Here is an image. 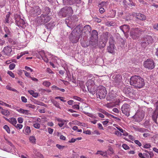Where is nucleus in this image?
<instances>
[{"mask_svg":"<svg viewBox=\"0 0 158 158\" xmlns=\"http://www.w3.org/2000/svg\"><path fill=\"white\" fill-rule=\"evenodd\" d=\"M130 83L131 85L137 88H142L145 84L144 80L139 76L136 75L131 77Z\"/></svg>","mask_w":158,"mask_h":158,"instance_id":"1","label":"nucleus"},{"mask_svg":"<svg viewBox=\"0 0 158 158\" xmlns=\"http://www.w3.org/2000/svg\"><path fill=\"white\" fill-rule=\"evenodd\" d=\"M73 10L71 7L66 6L61 8L58 13V15L62 17H68L73 13Z\"/></svg>","mask_w":158,"mask_h":158,"instance_id":"2","label":"nucleus"},{"mask_svg":"<svg viewBox=\"0 0 158 158\" xmlns=\"http://www.w3.org/2000/svg\"><path fill=\"white\" fill-rule=\"evenodd\" d=\"M51 19V16L42 14L40 16L37 17L36 20L39 24L41 25L48 22Z\"/></svg>","mask_w":158,"mask_h":158,"instance_id":"3","label":"nucleus"},{"mask_svg":"<svg viewBox=\"0 0 158 158\" xmlns=\"http://www.w3.org/2000/svg\"><path fill=\"white\" fill-rule=\"evenodd\" d=\"M106 94V88L102 86H99L96 93L97 98L100 99H104L105 97Z\"/></svg>","mask_w":158,"mask_h":158,"instance_id":"4","label":"nucleus"},{"mask_svg":"<svg viewBox=\"0 0 158 158\" xmlns=\"http://www.w3.org/2000/svg\"><path fill=\"white\" fill-rule=\"evenodd\" d=\"M144 116V112L141 108H139L133 116V118L135 120V121L140 122L142 120Z\"/></svg>","mask_w":158,"mask_h":158,"instance_id":"5","label":"nucleus"},{"mask_svg":"<svg viewBox=\"0 0 158 158\" xmlns=\"http://www.w3.org/2000/svg\"><path fill=\"white\" fill-rule=\"evenodd\" d=\"M88 90L93 95L95 94L96 87L94 85V81L91 79H89L86 84Z\"/></svg>","mask_w":158,"mask_h":158,"instance_id":"6","label":"nucleus"},{"mask_svg":"<svg viewBox=\"0 0 158 158\" xmlns=\"http://www.w3.org/2000/svg\"><path fill=\"white\" fill-rule=\"evenodd\" d=\"M141 31V29L138 27L132 28L130 32V36L134 40L137 39Z\"/></svg>","mask_w":158,"mask_h":158,"instance_id":"7","label":"nucleus"},{"mask_svg":"<svg viewBox=\"0 0 158 158\" xmlns=\"http://www.w3.org/2000/svg\"><path fill=\"white\" fill-rule=\"evenodd\" d=\"M41 12V10L40 7L37 6H35L31 8L30 14V15L36 16L40 14Z\"/></svg>","mask_w":158,"mask_h":158,"instance_id":"8","label":"nucleus"},{"mask_svg":"<svg viewBox=\"0 0 158 158\" xmlns=\"http://www.w3.org/2000/svg\"><path fill=\"white\" fill-rule=\"evenodd\" d=\"M122 113L128 117L130 115V105L127 104H124L121 108Z\"/></svg>","mask_w":158,"mask_h":158,"instance_id":"9","label":"nucleus"},{"mask_svg":"<svg viewBox=\"0 0 158 158\" xmlns=\"http://www.w3.org/2000/svg\"><path fill=\"white\" fill-rule=\"evenodd\" d=\"M144 67L148 69H152L155 67L154 62L152 60L148 59L144 62Z\"/></svg>","mask_w":158,"mask_h":158,"instance_id":"10","label":"nucleus"},{"mask_svg":"<svg viewBox=\"0 0 158 158\" xmlns=\"http://www.w3.org/2000/svg\"><path fill=\"white\" fill-rule=\"evenodd\" d=\"M12 48L11 46H7L4 48L2 51V54L7 56H10L11 55L12 52Z\"/></svg>","mask_w":158,"mask_h":158,"instance_id":"11","label":"nucleus"},{"mask_svg":"<svg viewBox=\"0 0 158 158\" xmlns=\"http://www.w3.org/2000/svg\"><path fill=\"white\" fill-rule=\"evenodd\" d=\"M82 31V29L81 28L80 26L78 25L74 28L71 33L73 34H74L78 36L81 37V36Z\"/></svg>","mask_w":158,"mask_h":158,"instance_id":"12","label":"nucleus"},{"mask_svg":"<svg viewBox=\"0 0 158 158\" xmlns=\"http://www.w3.org/2000/svg\"><path fill=\"white\" fill-rule=\"evenodd\" d=\"M64 5H71L76 3H79L80 0H62Z\"/></svg>","mask_w":158,"mask_h":158,"instance_id":"13","label":"nucleus"},{"mask_svg":"<svg viewBox=\"0 0 158 158\" xmlns=\"http://www.w3.org/2000/svg\"><path fill=\"white\" fill-rule=\"evenodd\" d=\"M120 29L123 32L125 35L126 36V34L129 32L130 30L129 26L127 25L124 24L119 27Z\"/></svg>","mask_w":158,"mask_h":158,"instance_id":"14","label":"nucleus"},{"mask_svg":"<svg viewBox=\"0 0 158 158\" xmlns=\"http://www.w3.org/2000/svg\"><path fill=\"white\" fill-rule=\"evenodd\" d=\"M91 29L90 26L89 25H86L84 27L82 31V34L84 33L85 36L90 33Z\"/></svg>","mask_w":158,"mask_h":158,"instance_id":"15","label":"nucleus"},{"mask_svg":"<svg viewBox=\"0 0 158 158\" xmlns=\"http://www.w3.org/2000/svg\"><path fill=\"white\" fill-rule=\"evenodd\" d=\"M69 37L71 41L73 43H76L78 41L79 39L81 37L78 36L74 34H73L71 33Z\"/></svg>","mask_w":158,"mask_h":158,"instance_id":"16","label":"nucleus"},{"mask_svg":"<svg viewBox=\"0 0 158 158\" xmlns=\"http://www.w3.org/2000/svg\"><path fill=\"white\" fill-rule=\"evenodd\" d=\"M16 23L19 26L23 27L25 26V23L24 20L21 18H17L16 19Z\"/></svg>","mask_w":158,"mask_h":158,"instance_id":"17","label":"nucleus"},{"mask_svg":"<svg viewBox=\"0 0 158 158\" xmlns=\"http://www.w3.org/2000/svg\"><path fill=\"white\" fill-rule=\"evenodd\" d=\"M107 50L108 52L113 54L114 53V45L113 43H110L109 46L107 47Z\"/></svg>","mask_w":158,"mask_h":158,"instance_id":"18","label":"nucleus"},{"mask_svg":"<svg viewBox=\"0 0 158 158\" xmlns=\"http://www.w3.org/2000/svg\"><path fill=\"white\" fill-rule=\"evenodd\" d=\"M43 14H46L49 16H51V9L48 6L45 7L42 10Z\"/></svg>","mask_w":158,"mask_h":158,"instance_id":"19","label":"nucleus"},{"mask_svg":"<svg viewBox=\"0 0 158 158\" xmlns=\"http://www.w3.org/2000/svg\"><path fill=\"white\" fill-rule=\"evenodd\" d=\"M144 42H145L147 44H149L153 41L152 38L150 36L146 35L144 38Z\"/></svg>","mask_w":158,"mask_h":158,"instance_id":"20","label":"nucleus"},{"mask_svg":"<svg viewBox=\"0 0 158 158\" xmlns=\"http://www.w3.org/2000/svg\"><path fill=\"white\" fill-rule=\"evenodd\" d=\"M98 39H90V45L94 48H96L98 45Z\"/></svg>","mask_w":158,"mask_h":158,"instance_id":"21","label":"nucleus"},{"mask_svg":"<svg viewBox=\"0 0 158 158\" xmlns=\"http://www.w3.org/2000/svg\"><path fill=\"white\" fill-rule=\"evenodd\" d=\"M98 33L96 30H94L92 31L90 39H98Z\"/></svg>","mask_w":158,"mask_h":158,"instance_id":"22","label":"nucleus"},{"mask_svg":"<svg viewBox=\"0 0 158 158\" xmlns=\"http://www.w3.org/2000/svg\"><path fill=\"white\" fill-rule=\"evenodd\" d=\"M110 36V34L108 32H106L104 33L102 35V40L107 42L108 38Z\"/></svg>","mask_w":158,"mask_h":158,"instance_id":"23","label":"nucleus"},{"mask_svg":"<svg viewBox=\"0 0 158 158\" xmlns=\"http://www.w3.org/2000/svg\"><path fill=\"white\" fill-rule=\"evenodd\" d=\"M17 111L21 113H22L24 114L27 115H30L31 114L29 113V111L27 110H25L22 109H20L17 110Z\"/></svg>","mask_w":158,"mask_h":158,"instance_id":"24","label":"nucleus"},{"mask_svg":"<svg viewBox=\"0 0 158 158\" xmlns=\"http://www.w3.org/2000/svg\"><path fill=\"white\" fill-rule=\"evenodd\" d=\"M158 116V112L156 111L155 110L152 114V119L155 123H157V118Z\"/></svg>","mask_w":158,"mask_h":158,"instance_id":"25","label":"nucleus"},{"mask_svg":"<svg viewBox=\"0 0 158 158\" xmlns=\"http://www.w3.org/2000/svg\"><path fill=\"white\" fill-rule=\"evenodd\" d=\"M136 18L142 20H144L146 19L145 16L144 15L140 13L138 14Z\"/></svg>","mask_w":158,"mask_h":158,"instance_id":"26","label":"nucleus"},{"mask_svg":"<svg viewBox=\"0 0 158 158\" xmlns=\"http://www.w3.org/2000/svg\"><path fill=\"white\" fill-rule=\"evenodd\" d=\"M106 43V42L102 40V41H100L98 43V47L100 48H102L105 46Z\"/></svg>","mask_w":158,"mask_h":158,"instance_id":"27","label":"nucleus"},{"mask_svg":"<svg viewBox=\"0 0 158 158\" xmlns=\"http://www.w3.org/2000/svg\"><path fill=\"white\" fill-rule=\"evenodd\" d=\"M96 154H99L104 156H107V154L106 152H104L102 151H98Z\"/></svg>","mask_w":158,"mask_h":158,"instance_id":"28","label":"nucleus"},{"mask_svg":"<svg viewBox=\"0 0 158 158\" xmlns=\"http://www.w3.org/2000/svg\"><path fill=\"white\" fill-rule=\"evenodd\" d=\"M30 127L28 126L26 127L24 131V133L26 135H29L31 133Z\"/></svg>","mask_w":158,"mask_h":158,"instance_id":"29","label":"nucleus"},{"mask_svg":"<svg viewBox=\"0 0 158 158\" xmlns=\"http://www.w3.org/2000/svg\"><path fill=\"white\" fill-rule=\"evenodd\" d=\"M1 113L3 115L6 116H8L10 114V112L9 111L7 110L3 109L1 110Z\"/></svg>","mask_w":158,"mask_h":158,"instance_id":"30","label":"nucleus"},{"mask_svg":"<svg viewBox=\"0 0 158 158\" xmlns=\"http://www.w3.org/2000/svg\"><path fill=\"white\" fill-rule=\"evenodd\" d=\"M29 140L31 143L35 144L36 143V139L34 136H31L29 137Z\"/></svg>","mask_w":158,"mask_h":158,"instance_id":"31","label":"nucleus"},{"mask_svg":"<svg viewBox=\"0 0 158 158\" xmlns=\"http://www.w3.org/2000/svg\"><path fill=\"white\" fill-rule=\"evenodd\" d=\"M9 122L13 125L15 126L16 124L17 121L15 118H10Z\"/></svg>","mask_w":158,"mask_h":158,"instance_id":"32","label":"nucleus"},{"mask_svg":"<svg viewBox=\"0 0 158 158\" xmlns=\"http://www.w3.org/2000/svg\"><path fill=\"white\" fill-rule=\"evenodd\" d=\"M28 54V52L27 51H25L23 52H21L20 54H18V55L17 57V59H19L20 57H21L23 55L26 54Z\"/></svg>","mask_w":158,"mask_h":158,"instance_id":"33","label":"nucleus"},{"mask_svg":"<svg viewBox=\"0 0 158 158\" xmlns=\"http://www.w3.org/2000/svg\"><path fill=\"white\" fill-rule=\"evenodd\" d=\"M57 120L59 122L58 125L60 127H62L64 125V120L60 119H58Z\"/></svg>","mask_w":158,"mask_h":158,"instance_id":"34","label":"nucleus"},{"mask_svg":"<svg viewBox=\"0 0 158 158\" xmlns=\"http://www.w3.org/2000/svg\"><path fill=\"white\" fill-rule=\"evenodd\" d=\"M46 27L48 29H51L53 27V23H49L45 25Z\"/></svg>","mask_w":158,"mask_h":158,"instance_id":"35","label":"nucleus"},{"mask_svg":"<svg viewBox=\"0 0 158 158\" xmlns=\"http://www.w3.org/2000/svg\"><path fill=\"white\" fill-rule=\"evenodd\" d=\"M52 103L55 106L60 109H61V108L60 106V104L59 103L56 101H54Z\"/></svg>","mask_w":158,"mask_h":158,"instance_id":"36","label":"nucleus"},{"mask_svg":"<svg viewBox=\"0 0 158 158\" xmlns=\"http://www.w3.org/2000/svg\"><path fill=\"white\" fill-rule=\"evenodd\" d=\"M83 112L86 115H87L89 117H90L94 118H96V117L95 115L91 114H90L89 113L86 112L84 111Z\"/></svg>","mask_w":158,"mask_h":158,"instance_id":"37","label":"nucleus"},{"mask_svg":"<svg viewBox=\"0 0 158 158\" xmlns=\"http://www.w3.org/2000/svg\"><path fill=\"white\" fill-rule=\"evenodd\" d=\"M42 84L44 86L48 87L51 85V83L48 81H45Z\"/></svg>","mask_w":158,"mask_h":158,"instance_id":"38","label":"nucleus"},{"mask_svg":"<svg viewBox=\"0 0 158 158\" xmlns=\"http://www.w3.org/2000/svg\"><path fill=\"white\" fill-rule=\"evenodd\" d=\"M10 16V13L7 14L6 16L5 23H9V19Z\"/></svg>","mask_w":158,"mask_h":158,"instance_id":"39","label":"nucleus"},{"mask_svg":"<svg viewBox=\"0 0 158 158\" xmlns=\"http://www.w3.org/2000/svg\"><path fill=\"white\" fill-rule=\"evenodd\" d=\"M114 79V80L113 81L116 83H119L121 81L120 79L118 78L117 76H115Z\"/></svg>","mask_w":158,"mask_h":158,"instance_id":"40","label":"nucleus"},{"mask_svg":"<svg viewBox=\"0 0 158 158\" xmlns=\"http://www.w3.org/2000/svg\"><path fill=\"white\" fill-rule=\"evenodd\" d=\"M106 2H102L98 4V6L99 7H102L106 6Z\"/></svg>","mask_w":158,"mask_h":158,"instance_id":"41","label":"nucleus"},{"mask_svg":"<svg viewBox=\"0 0 158 158\" xmlns=\"http://www.w3.org/2000/svg\"><path fill=\"white\" fill-rule=\"evenodd\" d=\"M4 128L6 130L8 133H10V130L9 127L7 125H5L4 127Z\"/></svg>","mask_w":158,"mask_h":158,"instance_id":"42","label":"nucleus"},{"mask_svg":"<svg viewBox=\"0 0 158 158\" xmlns=\"http://www.w3.org/2000/svg\"><path fill=\"white\" fill-rule=\"evenodd\" d=\"M148 131V130L145 129L144 128H139V131L141 132H145Z\"/></svg>","mask_w":158,"mask_h":158,"instance_id":"43","label":"nucleus"},{"mask_svg":"<svg viewBox=\"0 0 158 158\" xmlns=\"http://www.w3.org/2000/svg\"><path fill=\"white\" fill-rule=\"evenodd\" d=\"M55 99H59L61 101L63 102H66V101L64 99V98L62 97L61 96H58L56 97L55 98Z\"/></svg>","mask_w":158,"mask_h":158,"instance_id":"44","label":"nucleus"},{"mask_svg":"<svg viewBox=\"0 0 158 158\" xmlns=\"http://www.w3.org/2000/svg\"><path fill=\"white\" fill-rule=\"evenodd\" d=\"M34 127L36 129H39L40 127V124L37 123H35L33 124Z\"/></svg>","mask_w":158,"mask_h":158,"instance_id":"45","label":"nucleus"},{"mask_svg":"<svg viewBox=\"0 0 158 158\" xmlns=\"http://www.w3.org/2000/svg\"><path fill=\"white\" fill-rule=\"evenodd\" d=\"M5 31L6 33V34H7L9 35H10V32L9 30V29L7 27H6L4 28Z\"/></svg>","mask_w":158,"mask_h":158,"instance_id":"46","label":"nucleus"},{"mask_svg":"<svg viewBox=\"0 0 158 158\" xmlns=\"http://www.w3.org/2000/svg\"><path fill=\"white\" fill-rule=\"evenodd\" d=\"M15 64H14V63L11 64L9 65V68H10V70H13L15 68Z\"/></svg>","mask_w":158,"mask_h":158,"instance_id":"47","label":"nucleus"},{"mask_svg":"<svg viewBox=\"0 0 158 158\" xmlns=\"http://www.w3.org/2000/svg\"><path fill=\"white\" fill-rule=\"evenodd\" d=\"M8 42L9 43L12 44H16V42L14 41L13 39L11 38H9L8 39Z\"/></svg>","mask_w":158,"mask_h":158,"instance_id":"48","label":"nucleus"},{"mask_svg":"<svg viewBox=\"0 0 158 158\" xmlns=\"http://www.w3.org/2000/svg\"><path fill=\"white\" fill-rule=\"evenodd\" d=\"M7 74H8L10 76L13 78L15 77V76L14 73L10 71H8L7 72Z\"/></svg>","mask_w":158,"mask_h":158,"instance_id":"49","label":"nucleus"},{"mask_svg":"<svg viewBox=\"0 0 158 158\" xmlns=\"http://www.w3.org/2000/svg\"><path fill=\"white\" fill-rule=\"evenodd\" d=\"M56 147L60 149H63L65 147L64 146L60 145L58 144H56Z\"/></svg>","mask_w":158,"mask_h":158,"instance_id":"50","label":"nucleus"},{"mask_svg":"<svg viewBox=\"0 0 158 158\" xmlns=\"http://www.w3.org/2000/svg\"><path fill=\"white\" fill-rule=\"evenodd\" d=\"M15 126L16 128H19V129H21L23 127V125L20 124H17Z\"/></svg>","mask_w":158,"mask_h":158,"instance_id":"51","label":"nucleus"},{"mask_svg":"<svg viewBox=\"0 0 158 158\" xmlns=\"http://www.w3.org/2000/svg\"><path fill=\"white\" fill-rule=\"evenodd\" d=\"M134 143L138 145L139 147H140L141 146V143L138 140H135L134 141Z\"/></svg>","mask_w":158,"mask_h":158,"instance_id":"52","label":"nucleus"},{"mask_svg":"<svg viewBox=\"0 0 158 158\" xmlns=\"http://www.w3.org/2000/svg\"><path fill=\"white\" fill-rule=\"evenodd\" d=\"M6 88H7V89H8L9 90H12V91H16V89H14L13 88H12L11 87H10L8 85H7L6 86Z\"/></svg>","mask_w":158,"mask_h":158,"instance_id":"53","label":"nucleus"},{"mask_svg":"<svg viewBox=\"0 0 158 158\" xmlns=\"http://www.w3.org/2000/svg\"><path fill=\"white\" fill-rule=\"evenodd\" d=\"M123 148L125 150H127L129 148V147L126 144H123L122 145Z\"/></svg>","mask_w":158,"mask_h":158,"instance_id":"54","label":"nucleus"},{"mask_svg":"<svg viewBox=\"0 0 158 158\" xmlns=\"http://www.w3.org/2000/svg\"><path fill=\"white\" fill-rule=\"evenodd\" d=\"M99 12L101 14H102L104 13L105 11V10L104 8L102 7H101L99 8Z\"/></svg>","mask_w":158,"mask_h":158,"instance_id":"55","label":"nucleus"},{"mask_svg":"<svg viewBox=\"0 0 158 158\" xmlns=\"http://www.w3.org/2000/svg\"><path fill=\"white\" fill-rule=\"evenodd\" d=\"M25 69L26 70H27V71H30L31 72H32L33 71V70L31 69L29 67H28L27 66H26L25 67Z\"/></svg>","mask_w":158,"mask_h":158,"instance_id":"56","label":"nucleus"},{"mask_svg":"<svg viewBox=\"0 0 158 158\" xmlns=\"http://www.w3.org/2000/svg\"><path fill=\"white\" fill-rule=\"evenodd\" d=\"M151 147V146L149 144H146L143 146V148H148Z\"/></svg>","mask_w":158,"mask_h":158,"instance_id":"57","label":"nucleus"},{"mask_svg":"<svg viewBox=\"0 0 158 158\" xmlns=\"http://www.w3.org/2000/svg\"><path fill=\"white\" fill-rule=\"evenodd\" d=\"M73 98L78 101H80L81 100V98L80 97L77 96H74Z\"/></svg>","mask_w":158,"mask_h":158,"instance_id":"58","label":"nucleus"},{"mask_svg":"<svg viewBox=\"0 0 158 158\" xmlns=\"http://www.w3.org/2000/svg\"><path fill=\"white\" fill-rule=\"evenodd\" d=\"M5 44V41L0 39V46H2Z\"/></svg>","mask_w":158,"mask_h":158,"instance_id":"59","label":"nucleus"},{"mask_svg":"<svg viewBox=\"0 0 158 158\" xmlns=\"http://www.w3.org/2000/svg\"><path fill=\"white\" fill-rule=\"evenodd\" d=\"M116 128L117 129H118L121 132H123L124 131L119 126H117V127H116Z\"/></svg>","mask_w":158,"mask_h":158,"instance_id":"60","label":"nucleus"},{"mask_svg":"<svg viewBox=\"0 0 158 158\" xmlns=\"http://www.w3.org/2000/svg\"><path fill=\"white\" fill-rule=\"evenodd\" d=\"M112 110L114 112L117 113H119V110L117 108H114Z\"/></svg>","mask_w":158,"mask_h":158,"instance_id":"61","label":"nucleus"},{"mask_svg":"<svg viewBox=\"0 0 158 158\" xmlns=\"http://www.w3.org/2000/svg\"><path fill=\"white\" fill-rule=\"evenodd\" d=\"M109 150L110 151V154H113L114 153L113 148L111 147H110L109 148Z\"/></svg>","mask_w":158,"mask_h":158,"instance_id":"62","label":"nucleus"},{"mask_svg":"<svg viewBox=\"0 0 158 158\" xmlns=\"http://www.w3.org/2000/svg\"><path fill=\"white\" fill-rule=\"evenodd\" d=\"M21 100L22 101L24 102H27V99L24 97L22 96L21 97Z\"/></svg>","mask_w":158,"mask_h":158,"instance_id":"63","label":"nucleus"},{"mask_svg":"<svg viewBox=\"0 0 158 158\" xmlns=\"http://www.w3.org/2000/svg\"><path fill=\"white\" fill-rule=\"evenodd\" d=\"M155 106L156 107L155 110H156V111L158 112V101L155 103Z\"/></svg>","mask_w":158,"mask_h":158,"instance_id":"64","label":"nucleus"}]
</instances>
